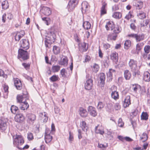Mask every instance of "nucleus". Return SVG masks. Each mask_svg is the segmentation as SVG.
<instances>
[{"label":"nucleus","instance_id":"1","mask_svg":"<svg viewBox=\"0 0 150 150\" xmlns=\"http://www.w3.org/2000/svg\"><path fill=\"white\" fill-rule=\"evenodd\" d=\"M17 101L19 103V108L21 110H27L29 107V105L26 101L28 100V95L27 92L25 94L23 93L22 95H18L17 96Z\"/></svg>","mask_w":150,"mask_h":150},{"label":"nucleus","instance_id":"37","mask_svg":"<svg viewBox=\"0 0 150 150\" xmlns=\"http://www.w3.org/2000/svg\"><path fill=\"white\" fill-rule=\"evenodd\" d=\"M115 70L112 69H110L109 72L107 73L108 77H110L112 79V75L115 73Z\"/></svg>","mask_w":150,"mask_h":150},{"label":"nucleus","instance_id":"28","mask_svg":"<svg viewBox=\"0 0 150 150\" xmlns=\"http://www.w3.org/2000/svg\"><path fill=\"white\" fill-rule=\"evenodd\" d=\"M124 77L126 80H129L131 78V74L130 72L128 70H125L124 72Z\"/></svg>","mask_w":150,"mask_h":150},{"label":"nucleus","instance_id":"61","mask_svg":"<svg viewBox=\"0 0 150 150\" xmlns=\"http://www.w3.org/2000/svg\"><path fill=\"white\" fill-rule=\"evenodd\" d=\"M138 113V110L137 109H134L133 111L132 112V115L133 116H135L137 115Z\"/></svg>","mask_w":150,"mask_h":150},{"label":"nucleus","instance_id":"10","mask_svg":"<svg viewBox=\"0 0 150 150\" xmlns=\"http://www.w3.org/2000/svg\"><path fill=\"white\" fill-rule=\"evenodd\" d=\"M87 110L90 115L92 116L95 117L97 115V112L94 107L92 106H89Z\"/></svg>","mask_w":150,"mask_h":150},{"label":"nucleus","instance_id":"40","mask_svg":"<svg viewBox=\"0 0 150 150\" xmlns=\"http://www.w3.org/2000/svg\"><path fill=\"white\" fill-rule=\"evenodd\" d=\"M148 115L146 112H143L141 115V119L146 120L148 119Z\"/></svg>","mask_w":150,"mask_h":150},{"label":"nucleus","instance_id":"33","mask_svg":"<svg viewBox=\"0 0 150 150\" xmlns=\"http://www.w3.org/2000/svg\"><path fill=\"white\" fill-rule=\"evenodd\" d=\"M112 16L116 19H119L121 18L122 14L120 12H115L113 14Z\"/></svg>","mask_w":150,"mask_h":150},{"label":"nucleus","instance_id":"63","mask_svg":"<svg viewBox=\"0 0 150 150\" xmlns=\"http://www.w3.org/2000/svg\"><path fill=\"white\" fill-rule=\"evenodd\" d=\"M110 45L108 43H105L103 44V47L105 50H107L110 47Z\"/></svg>","mask_w":150,"mask_h":150},{"label":"nucleus","instance_id":"7","mask_svg":"<svg viewBox=\"0 0 150 150\" xmlns=\"http://www.w3.org/2000/svg\"><path fill=\"white\" fill-rule=\"evenodd\" d=\"M27 122L30 125H33L36 120V116L34 114H28L26 115Z\"/></svg>","mask_w":150,"mask_h":150},{"label":"nucleus","instance_id":"44","mask_svg":"<svg viewBox=\"0 0 150 150\" xmlns=\"http://www.w3.org/2000/svg\"><path fill=\"white\" fill-rule=\"evenodd\" d=\"M131 41L129 40H126L124 43V48L125 49H128L131 46Z\"/></svg>","mask_w":150,"mask_h":150},{"label":"nucleus","instance_id":"31","mask_svg":"<svg viewBox=\"0 0 150 150\" xmlns=\"http://www.w3.org/2000/svg\"><path fill=\"white\" fill-rule=\"evenodd\" d=\"M107 4L106 3H103L100 10L101 15H104L106 13V10L105 8Z\"/></svg>","mask_w":150,"mask_h":150},{"label":"nucleus","instance_id":"6","mask_svg":"<svg viewBox=\"0 0 150 150\" xmlns=\"http://www.w3.org/2000/svg\"><path fill=\"white\" fill-rule=\"evenodd\" d=\"M50 130L46 129L45 132V142L46 143L50 142L52 139V137L51 135V134H53L52 132H49Z\"/></svg>","mask_w":150,"mask_h":150},{"label":"nucleus","instance_id":"5","mask_svg":"<svg viewBox=\"0 0 150 150\" xmlns=\"http://www.w3.org/2000/svg\"><path fill=\"white\" fill-rule=\"evenodd\" d=\"M129 65L131 71H134L137 68V62L133 59H131L129 62Z\"/></svg>","mask_w":150,"mask_h":150},{"label":"nucleus","instance_id":"2","mask_svg":"<svg viewBox=\"0 0 150 150\" xmlns=\"http://www.w3.org/2000/svg\"><path fill=\"white\" fill-rule=\"evenodd\" d=\"M18 58L23 60H26L29 58V54L25 50L20 49L18 50Z\"/></svg>","mask_w":150,"mask_h":150},{"label":"nucleus","instance_id":"9","mask_svg":"<svg viewBox=\"0 0 150 150\" xmlns=\"http://www.w3.org/2000/svg\"><path fill=\"white\" fill-rule=\"evenodd\" d=\"M93 86V80L91 79L87 80L85 84V88L86 90H90L91 89Z\"/></svg>","mask_w":150,"mask_h":150},{"label":"nucleus","instance_id":"32","mask_svg":"<svg viewBox=\"0 0 150 150\" xmlns=\"http://www.w3.org/2000/svg\"><path fill=\"white\" fill-rule=\"evenodd\" d=\"M113 133L110 130H108L106 137L110 140H112L113 138Z\"/></svg>","mask_w":150,"mask_h":150},{"label":"nucleus","instance_id":"27","mask_svg":"<svg viewBox=\"0 0 150 150\" xmlns=\"http://www.w3.org/2000/svg\"><path fill=\"white\" fill-rule=\"evenodd\" d=\"M80 127L82 128V130L84 132H86L87 131L88 127L85 121H82L81 122Z\"/></svg>","mask_w":150,"mask_h":150},{"label":"nucleus","instance_id":"55","mask_svg":"<svg viewBox=\"0 0 150 150\" xmlns=\"http://www.w3.org/2000/svg\"><path fill=\"white\" fill-rule=\"evenodd\" d=\"M27 138L28 140H32L33 139V134L30 132H29L27 134Z\"/></svg>","mask_w":150,"mask_h":150},{"label":"nucleus","instance_id":"51","mask_svg":"<svg viewBox=\"0 0 150 150\" xmlns=\"http://www.w3.org/2000/svg\"><path fill=\"white\" fill-rule=\"evenodd\" d=\"M135 6L137 8L140 9L143 7V3L141 1H138L136 4Z\"/></svg>","mask_w":150,"mask_h":150},{"label":"nucleus","instance_id":"30","mask_svg":"<svg viewBox=\"0 0 150 150\" xmlns=\"http://www.w3.org/2000/svg\"><path fill=\"white\" fill-rule=\"evenodd\" d=\"M105 75L104 73H101L100 74V83L103 86L104 84V81L105 80Z\"/></svg>","mask_w":150,"mask_h":150},{"label":"nucleus","instance_id":"62","mask_svg":"<svg viewBox=\"0 0 150 150\" xmlns=\"http://www.w3.org/2000/svg\"><path fill=\"white\" fill-rule=\"evenodd\" d=\"M69 140L71 141H73V134L71 132H69Z\"/></svg>","mask_w":150,"mask_h":150},{"label":"nucleus","instance_id":"16","mask_svg":"<svg viewBox=\"0 0 150 150\" xmlns=\"http://www.w3.org/2000/svg\"><path fill=\"white\" fill-rule=\"evenodd\" d=\"M115 25L113 22L111 21H109L107 23L105 27L106 30H112L114 28Z\"/></svg>","mask_w":150,"mask_h":150},{"label":"nucleus","instance_id":"43","mask_svg":"<svg viewBox=\"0 0 150 150\" xmlns=\"http://www.w3.org/2000/svg\"><path fill=\"white\" fill-rule=\"evenodd\" d=\"M53 50L54 53L56 54H58L60 52V49L59 47L55 45L53 46Z\"/></svg>","mask_w":150,"mask_h":150},{"label":"nucleus","instance_id":"3","mask_svg":"<svg viewBox=\"0 0 150 150\" xmlns=\"http://www.w3.org/2000/svg\"><path fill=\"white\" fill-rule=\"evenodd\" d=\"M24 143V141L22 137L20 135H16L14 140L13 141V144L14 146H16L20 150H22L21 148H20L18 146L22 145Z\"/></svg>","mask_w":150,"mask_h":150},{"label":"nucleus","instance_id":"13","mask_svg":"<svg viewBox=\"0 0 150 150\" xmlns=\"http://www.w3.org/2000/svg\"><path fill=\"white\" fill-rule=\"evenodd\" d=\"M39 116L41 117V120L44 123H46L48 120L47 114L45 112L40 113Z\"/></svg>","mask_w":150,"mask_h":150},{"label":"nucleus","instance_id":"4","mask_svg":"<svg viewBox=\"0 0 150 150\" xmlns=\"http://www.w3.org/2000/svg\"><path fill=\"white\" fill-rule=\"evenodd\" d=\"M128 36L132 38L135 39L136 42H138L143 40L145 36L144 34H138L132 33L128 35Z\"/></svg>","mask_w":150,"mask_h":150},{"label":"nucleus","instance_id":"25","mask_svg":"<svg viewBox=\"0 0 150 150\" xmlns=\"http://www.w3.org/2000/svg\"><path fill=\"white\" fill-rule=\"evenodd\" d=\"M79 114L81 117H85L87 116V114L86 110L81 108L79 109Z\"/></svg>","mask_w":150,"mask_h":150},{"label":"nucleus","instance_id":"24","mask_svg":"<svg viewBox=\"0 0 150 150\" xmlns=\"http://www.w3.org/2000/svg\"><path fill=\"white\" fill-rule=\"evenodd\" d=\"M76 0H70L69 3V8L71 10H73L76 6Z\"/></svg>","mask_w":150,"mask_h":150},{"label":"nucleus","instance_id":"34","mask_svg":"<svg viewBox=\"0 0 150 150\" xmlns=\"http://www.w3.org/2000/svg\"><path fill=\"white\" fill-rule=\"evenodd\" d=\"M83 26L84 29L88 30L90 28L91 25L88 21H85L83 23Z\"/></svg>","mask_w":150,"mask_h":150},{"label":"nucleus","instance_id":"47","mask_svg":"<svg viewBox=\"0 0 150 150\" xmlns=\"http://www.w3.org/2000/svg\"><path fill=\"white\" fill-rule=\"evenodd\" d=\"M60 67L58 65L52 66V70L54 72H57L60 70Z\"/></svg>","mask_w":150,"mask_h":150},{"label":"nucleus","instance_id":"59","mask_svg":"<svg viewBox=\"0 0 150 150\" xmlns=\"http://www.w3.org/2000/svg\"><path fill=\"white\" fill-rule=\"evenodd\" d=\"M22 64L26 70L29 69L30 67V65L29 63H23Z\"/></svg>","mask_w":150,"mask_h":150},{"label":"nucleus","instance_id":"14","mask_svg":"<svg viewBox=\"0 0 150 150\" xmlns=\"http://www.w3.org/2000/svg\"><path fill=\"white\" fill-rule=\"evenodd\" d=\"M41 11L43 14L47 16L50 15L51 13V11L50 8L48 7L45 6L42 7Z\"/></svg>","mask_w":150,"mask_h":150},{"label":"nucleus","instance_id":"49","mask_svg":"<svg viewBox=\"0 0 150 150\" xmlns=\"http://www.w3.org/2000/svg\"><path fill=\"white\" fill-rule=\"evenodd\" d=\"M148 137L147 135L144 133H143L142 136L140 137L141 140H142L143 142H144L148 139Z\"/></svg>","mask_w":150,"mask_h":150},{"label":"nucleus","instance_id":"52","mask_svg":"<svg viewBox=\"0 0 150 150\" xmlns=\"http://www.w3.org/2000/svg\"><path fill=\"white\" fill-rule=\"evenodd\" d=\"M150 21V20L149 19H146L145 20H144L141 23V25L142 27H144L147 26V25L149 24Z\"/></svg>","mask_w":150,"mask_h":150},{"label":"nucleus","instance_id":"45","mask_svg":"<svg viewBox=\"0 0 150 150\" xmlns=\"http://www.w3.org/2000/svg\"><path fill=\"white\" fill-rule=\"evenodd\" d=\"M50 38V40H55L56 38V35L53 32H50L48 34Z\"/></svg>","mask_w":150,"mask_h":150},{"label":"nucleus","instance_id":"56","mask_svg":"<svg viewBox=\"0 0 150 150\" xmlns=\"http://www.w3.org/2000/svg\"><path fill=\"white\" fill-rule=\"evenodd\" d=\"M0 77H2L4 78H6L7 76L5 74L3 70L0 69Z\"/></svg>","mask_w":150,"mask_h":150},{"label":"nucleus","instance_id":"35","mask_svg":"<svg viewBox=\"0 0 150 150\" xmlns=\"http://www.w3.org/2000/svg\"><path fill=\"white\" fill-rule=\"evenodd\" d=\"M112 98L115 100L118 99L119 98V94L118 92L115 91H112L111 94Z\"/></svg>","mask_w":150,"mask_h":150},{"label":"nucleus","instance_id":"21","mask_svg":"<svg viewBox=\"0 0 150 150\" xmlns=\"http://www.w3.org/2000/svg\"><path fill=\"white\" fill-rule=\"evenodd\" d=\"M130 98V96H127L126 97L124 101L123 105L125 108L131 104Z\"/></svg>","mask_w":150,"mask_h":150},{"label":"nucleus","instance_id":"54","mask_svg":"<svg viewBox=\"0 0 150 150\" xmlns=\"http://www.w3.org/2000/svg\"><path fill=\"white\" fill-rule=\"evenodd\" d=\"M144 50L145 53L146 54L149 53L150 52V46L146 45L144 47Z\"/></svg>","mask_w":150,"mask_h":150},{"label":"nucleus","instance_id":"22","mask_svg":"<svg viewBox=\"0 0 150 150\" xmlns=\"http://www.w3.org/2000/svg\"><path fill=\"white\" fill-rule=\"evenodd\" d=\"M68 59L66 57H64L59 61V63L62 65L67 66L68 64Z\"/></svg>","mask_w":150,"mask_h":150},{"label":"nucleus","instance_id":"29","mask_svg":"<svg viewBox=\"0 0 150 150\" xmlns=\"http://www.w3.org/2000/svg\"><path fill=\"white\" fill-rule=\"evenodd\" d=\"M133 89L134 91L136 93H139L141 91V88L140 86L139 85H133Z\"/></svg>","mask_w":150,"mask_h":150},{"label":"nucleus","instance_id":"18","mask_svg":"<svg viewBox=\"0 0 150 150\" xmlns=\"http://www.w3.org/2000/svg\"><path fill=\"white\" fill-rule=\"evenodd\" d=\"M144 45V42H139L136 45V51L135 52H134L133 53L138 54L139 51L142 49Z\"/></svg>","mask_w":150,"mask_h":150},{"label":"nucleus","instance_id":"57","mask_svg":"<svg viewBox=\"0 0 150 150\" xmlns=\"http://www.w3.org/2000/svg\"><path fill=\"white\" fill-rule=\"evenodd\" d=\"M118 125L120 127H122L124 125V123L122 119H119L118 122Z\"/></svg>","mask_w":150,"mask_h":150},{"label":"nucleus","instance_id":"15","mask_svg":"<svg viewBox=\"0 0 150 150\" xmlns=\"http://www.w3.org/2000/svg\"><path fill=\"white\" fill-rule=\"evenodd\" d=\"M89 6L86 1H83L81 4V9L82 13L86 12L89 8Z\"/></svg>","mask_w":150,"mask_h":150},{"label":"nucleus","instance_id":"8","mask_svg":"<svg viewBox=\"0 0 150 150\" xmlns=\"http://www.w3.org/2000/svg\"><path fill=\"white\" fill-rule=\"evenodd\" d=\"M21 47L26 50L28 49L29 47V43L28 40L26 39H22L20 41Z\"/></svg>","mask_w":150,"mask_h":150},{"label":"nucleus","instance_id":"50","mask_svg":"<svg viewBox=\"0 0 150 150\" xmlns=\"http://www.w3.org/2000/svg\"><path fill=\"white\" fill-rule=\"evenodd\" d=\"M114 30H113V31L114 33L117 34V33H118L120 32L121 30V28L120 27L117 25L115 28L114 27Z\"/></svg>","mask_w":150,"mask_h":150},{"label":"nucleus","instance_id":"12","mask_svg":"<svg viewBox=\"0 0 150 150\" xmlns=\"http://www.w3.org/2000/svg\"><path fill=\"white\" fill-rule=\"evenodd\" d=\"M25 34L24 31L21 30L20 32H17L15 36V39L16 41H18Z\"/></svg>","mask_w":150,"mask_h":150},{"label":"nucleus","instance_id":"26","mask_svg":"<svg viewBox=\"0 0 150 150\" xmlns=\"http://www.w3.org/2000/svg\"><path fill=\"white\" fill-rule=\"evenodd\" d=\"M117 37V35L115 33H112L108 35L107 39L108 41L110 40H115Z\"/></svg>","mask_w":150,"mask_h":150},{"label":"nucleus","instance_id":"19","mask_svg":"<svg viewBox=\"0 0 150 150\" xmlns=\"http://www.w3.org/2000/svg\"><path fill=\"white\" fill-rule=\"evenodd\" d=\"M6 128V121L4 119H0V129L4 131Z\"/></svg>","mask_w":150,"mask_h":150},{"label":"nucleus","instance_id":"53","mask_svg":"<svg viewBox=\"0 0 150 150\" xmlns=\"http://www.w3.org/2000/svg\"><path fill=\"white\" fill-rule=\"evenodd\" d=\"M104 105L103 103L101 102H99L98 103L97 107L98 110H100L104 107Z\"/></svg>","mask_w":150,"mask_h":150},{"label":"nucleus","instance_id":"38","mask_svg":"<svg viewBox=\"0 0 150 150\" xmlns=\"http://www.w3.org/2000/svg\"><path fill=\"white\" fill-rule=\"evenodd\" d=\"M11 110L12 113L15 114L19 110L18 107L14 105H12L11 108Z\"/></svg>","mask_w":150,"mask_h":150},{"label":"nucleus","instance_id":"46","mask_svg":"<svg viewBox=\"0 0 150 150\" xmlns=\"http://www.w3.org/2000/svg\"><path fill=\"white\" fill-rule=\"evenodd\" d=\"M50 79L52 82H54L59 80V78L58 76L54 75L51 77Z\"/></svg>","mask_w":150,"mask_h":150},{"label":"nucleus","instance_id":"64","mask_svg":"<svg viewBox=\"0 0 150 150\" xmlns=\"http://www.w3.org/2000/svg\"><path fill=\"white\" fill-rule=\"evenodd\" d=\"M115 108L116 110H118L120 108V106L119 103H116L115 105Z\"/></svg>","mask_w":150,"mask_h":150},{"label":"nucleus","instance_id":"48","mask_svg":"<svg viewBox=\"0 0 150 150\" xmlns=\"http://www.w3.org/2000/svg\"><path fill=\"white\" fill-rule=\"evenodd\" d=\"M137 16L140 19H143L146 17V14L144 13L141 11L138 13Z\"/></svg>","mask_w":150,"mask_h":150},{"label":"nucleus","instance_id":"39","mask_svg":"<svg viewBox=\"0 0 150 150\" xmlns=\"http://www.w3.org/2000/svg\"><path fill=\"white\" fill-rule=\"evenodd\" d=\"M98 146L99 148L103 150H105L106 149L108 146V144L107 143H104L103 144H100L98 143Z\"/></svg>","mask_w":150,"mask_h":150},{"label":"nucleus","instance_id":"41","mask_svg":"<svg viewBox=\"0 0 150 150\" xmlns=\"http://www.w3.org/2000/svg\"><path fill=\"white\" fill-rule=\"evenodd\" d=\"M95 131L96 133H99L101 135H103L104 133V130L100 128L98 129V126H96L95 127Z\"/></svg>","mask_w":150,"mask_h":150},{"label":"nucleus","instance_id":"11","mask_svg":"<svg viewBox=\"0 0 150 150\" xmlns=\"http://www.w3.org/2000/svg\"><path fill=\"white\" fill-rule=\"evenodd\" d=\"M14 83L16 88L18 90H20L22 88V85L21 81L18 78L14 79Z\"/></svg>","mask_w":150,"mask_h":150},{"label":"nucleus","instance_id":"36","mask_svg":"<svg viewBox=\"0 0 150 150\" xmlns=\"http://www.w3.org/2000/svg\"><path fill=\"white\" fill-rule=\"evenodd\" d=\"M1 6L2 8L3 9H6L8 8L9 7V4L8 1L6 0L3 1L2 3Z\"/></svg>","mask_w":150,"mask_h":150},{"label":"nucleus","instance_id":"17","mask_svg":"<svg viewBox=\"0 0 150 150\" xmlns=\"http://www.w3.org/2000/svg\"><path fill=\"white\" fill-rule=\"evenodd\" d=\"M24 119V116L20 114H17L15 117V121L18 122H22Z\"/></svg>","mask_w":150,"mask_h":150},{"label":"nucleus","instance_id":"23","mask_svg":"<svg viewBox=\"0 0 150 150\" xmlns=\"http://www.w3.org/2000/svg\"><path fill=\"white\" fill-rule=\"evenodd\" d=\"M118 54L116 52H113L110 55L111 58L113 61L116 63L118 59Z\"/></svg>","mask_w":150,"mask_h":150},{"label":"nucleus","instance_id":"42","mask_svg":"<svg viewBox=\"0 0 150 150\" xmlns=\"http://www.w3.org/2000/svg\"><path fill=\"white\" fill-rule=\"evenodd\" d=\"M99 69V67L98 64L94 63L92 68V70L93 72L96 73L97 72Z\"/></svg>","mask_w":150,"mask_h":150},{"label":"nucleus","instance_id":"58","mask_svg":"<svg viewBox=\"0 0 150 150\" xmlns=\"http://www.w3.org/2000/svg\"><path fill=\"white\" fill-rule=\"evenodd\" d=\"M132 15L131 13L130 12H129L128 14H127L126 16H125V18L127 20H128L130 18H131L132 17Z\"/></svg>","mask_w":150,"mask_h":150},{"label":"nucleus","instance_id":"60","mask_svg":"<svg viewBox=\"0 0 150 150\" xmlns=\"http://www.w3.org/2000/svg\"><path fill=\"white\" fill-rule=\"evenodd\" d=\"M60 74L62 77H65L66 76L65 74V70L64 69H63L60 71Z\"/></svg>","mask_w":150,"mask_h":150},{"label":"nucleus","instance_id":"20","mask_svg":"<svg viewBox=\"0 0 150 150\" xmlns=\"http://www.w3.org/2000/svg\"><path fill=\"white\" fill-rule=\"evenodd\" d=\"M143 79L145 81H150V73L147 71H145L143 74Z\"/></svg>","mask_w":150,"mask_h":150}]
</instances>
